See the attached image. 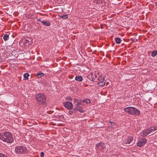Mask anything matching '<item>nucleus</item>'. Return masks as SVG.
Returning <instances> with one entry per match:
<instances>
[{
    "label": "nucleus",
    "instance_id": "19",
    "mask_svg": "<svg viewBox=\"0 0 157 157\" xmlns=\"http://www.w3.org/2000/svg\"><path fill=\"white\" fill-rule=\"evenodd\" d=\"M0 157H7V156L3 154L0 153Z\"/></svg>",
    "mask_w": 157,
    "mask_h": 157
},
{
    "label": "nucleus",
    "instance_id": "8",
    "mask_svg": "<svg viewBox=\"0 0 157 157\" xmlns=\"http://www.w3.org/2000/svg\"><path fill=\"white\" fill-rule=\"evenodd\" d=\"M65 107L68 109H71L73 107V104L72 103L69 101L65 102L63 103Z\"/></svg>",
    "mask_w": 157,
    "mask_h": 157
},
{
    "label": "nucleus",
    "instance_id": "1",
    "mask_svg": "<svg viewBox=\"0 0 157 157\" xmlns=\"http://www.w3.org/2000/svg\"><path fill=\"white\" fill-rule=\"evenodd\" d=\"M0 139L3 141L10 143H12L13 141L12 134L8 132L0 133Z\"/></svg>",
    "mask_w": 157,
    "mask_h": 157
},
{
    "label": "nucleus",
    "instance_id": "9",
    "mask_svg": "<svg viewBox=\"0 0 157 157\" xmlns=\"http://www.w3.org/2000/svg\"><path fill=\"white\" fill-rule=\"evenodd\" d=\"M105 147V144L103 143H99L97 144L96 145V148L99 149H104Z\"/></svg>",
    "mask_w": 157,
    "mask_h": 157
},
{
    "label": "nucleus",
    "instance_id": "25",
    "mask_svg": "<svg viewBox=\"0 0 157 157\" xmlns=\"http://www.w3.org/2000/svg\"><path fill=\"white\" fill-rule=\"evenodd\" d=\"M111 124V125H115V123H113L112 122L110 121Z\"/></svg>",
    "mask_w": 157,
    "mask_h": 157
},
{
    "label": "nucleus",
    "instance_id": "17",
    "mask_svg": "<svg viewBox=\"0 0 157 157\" xmlns=\"http://www.w3.org/2000/svg\"><path fill=\"white\" fill-rule=\"evenodd\" d=\"M83 101L86 103H89L90 102V100L88 99H86L84 100Z\"/></svg>",
    "mask_w": 157,
    "mask_h": 157
},
{
    "label": "nucleus",
    "instance_id": "16",
    "mask_svg": "<svg viewBox=\"0 0 157 157\" xmlns=\"http://www.w3.org/2000/svg\"><path fill=\"white\" fill-rule=\"evenodd\" d=\"M157 53L156 51H153L151 54V55L152 57H155Z\"/></svg>",
    "mask_w": 157,
    "mask_h": 157
},
{
    "label": "nucleus",
    "instance_id": "13",
    "mask_svg": "<svg viewBox=\"0 0 157 157\" xmlns=\"http://www.w3.org/2000/svg\"><path fill=\"white\" fill-rule=\"evenodd\" d=\"M9 37V36L7 34H6L4 36L3 38L4 40L6 41L8 40Z\"/></svg>",
    "mask_w": 157,
    "mask_h": 157
},
{
    "label": "nucleus",
    "instance_id": "6",
    "mask_svg": "<svg viewBox=\"0 0 157 157\" xmlns=\"http://www.w3.org/2000/svg\"><path fill=\"white\" fill-rule=\"evenodd\" d=\"M133 137L132 136H129L124 141V143L126 145L132 144H133L132 142Z\"/></svg>",
    "mask_w": 157,
    "mask_h": 157
},
{
    "label": "nucleus",
    "instance_id": "26",
    "mask_svg": "<svg viewBox=\"0 0 157 157\" xmlns=\"http://www.w3.org/2000/svg\"><path fill=\"white\" fill-rule=\"evenodd\" d=\"M73 112L71 111H69L68 112V113L70 115H72L73 114Z\"/></svg>",
    "mask_w": 157,
    "mask_h": 157
},
{
    "label": "nucleus",
    "instance_id": "18",
    "mask_svg": "<svg viewBox=\"0 0 157 157\" xmlns=\"http://www.w3.org/2000/svg\"><path fill=\"white\" fill-rule=\"evenodd\" d=\"M61 17L64 19H66L68 18V16L67 15H63Z\"/></svg>",
    "mask_w": 157,
    "mask_h": 157
},
{
    "label": "nucleus",
    "instance_id": "27",
    "mask_svg": "<svg viewBox=\"0 0 157 157\" xmlns=\"http://www.w3.org/2000/svg\"><path fill=\"white\" fill-rule=\"evenodd\" d=\"M79 108V107H77V106H76V107L75 108V109H74L75 110H78V109H78Z\"/></svg>",
    "mask_w": 157,
    "mask_h": 157
},
{
    "label": "nucleus",
    "instance_id": "28",
    "mask_svg": "<svg viewBox=\"0 0 157 157\" xmlns=\"http://www.w3.org/2000/svg\"><path fill=\"white\" fill-rule=\"evenodd\" d=\"M74 101L77 103H78V100L77 99H74Z\"/></svg>",
    "mask_w": 157,
    "mask_h": 157
},
{
    "label": "nucleus",
    "instance_id": "4",
    "mask_svg": "<svg viewBox=\"0 0 157 157\" xmlns=\"http://www.w3.org/2000/svg\"><path fill=\"white\" fill-rule=\"evenodd\" d=\"M156 128L154 127H151L144 130L142 132L140 133V135L142 136H145L150 133H153L156 131Z\"/></svg>",
    "mask_w": 157,
    "mask_h": 157
},
{
    "label": "nucleus",
    "instance_id": "5",
    "mask_svg": "<svg viewBox=\"0 0 157 157\" xmlns=\"http://www.w3.org/2000/svg\"><path fill=\"white\" fill-rule=\"evenodd\" d=\"M15 151L17 154H25L27 152L26 148L23 146H19L15 148Z\"/></svg>",
    "mask_w": 157,
    "mask_h": 157
},
{
    "label": "nucleus",
    "instance_id": "15",
    "mask_svg": "<svg viewBox=\"0 0 157 157\" xmlns=\"http://www.w3.org/2000/svg\"><path fill=\"white\" fill-rule=\"evenodd\" d=\"M29 76V75L28 73H26L24 75V77L25 79H28V77Z\"/></svg>",
    "mask_w": 157,
    "mask_h": 157
},
{
    "label": "nucleus",
    "instance_id": "7",
    "mask_svg": "<svg viewBox=\"0 0 157 157\" xmlns=\"http://www.w3.org/2000/svg\"><path fill=\"white\" fill-rule=\"evenodd\" d=\"M147 142V140L144 138H141L138 140L137 145L138 147H141Z\"/></svg>",
    "mask_w": 157,
    "mask_h": 157
},
{
    "label": "nucleus",
    "instance_id": "14",
    "mask_svg": "<svg viewBox=\"0 0 157 157\" xmlns=\"http://www.w3.org/2000/svg\"><path fill=\"white\" fill-rule=\"evenodd\" d=\"M44 74L42 73H39L36 75V77L37 78H40L43 76Z\"/></svg>",
    "mask_w": 157,
    "mask_h": 157
},
{
    "label": "nucleus",
    "instance_id": "22",
    "mask_svg": "<svg viewBox=\"0 0 157 157\" xmlns=\"http://www.w3.org/2000/svg\"><path fill=\"white\" fill-rule=\"evenodd\" d=\"M44 154L42 152L40 153V156L41 157H44Z\"/></svg>",
    "mask_w": 157,
    "mask_h": 157
},
{
    "label": "nucleus",
    "instance_id": "3",
    "mask_svg": "<svg viewBox=\"0 0 157 157\" xmlns=\"http://www.w3.org/2000/svg\"><path fill=\"white\" fill-rule=\"evenodd\" d=\"M124 110L128 113L136 115H139L140 111L132 107H129L124 109Z\"/></svg>",
    "mask_w": 157,
    "mask_h": 157
},
{
    "label": "nucleus",
    "instance_id": "20",
    "mask_svg": "<svg viewBox=\"0 0 157 157\" xmlns=\"http://www.w3.org/2000/svg\"><path fill=\"white\" fill-rule=\"evenodd\" d=\"M78 110L80 113H83L84 112V111L80 107H79V109H78Z\"/></svg>",
    "mask_w": 157,
    "mask_h": 157
},
{
    "label": "nucleus",
    "instance_id": "24",
    "mask_svg": "<svg viewBox=\"0 0 157 157\" xmlns=\"http://www.w3.org/2000/svg\"><path fill=\"white\" fill-rule=\"evenodd\" d=\"M81 105V103L80 102H78L77 103L76 106L77 107H78L79 106H80Z\"/></svg>",
    "mask_w": 157,
    "mask_h": 157
},
{
    "label": "nucleus",
    "instance_id": "23",
    "mask_svg": "<svg viewBox=\"0 0 157 157\" xmlns=\"http://www.w3.org/2000/svg\"><path fill=\"white\" fill-rule=\"evenodd\" d=\"M67 99L68 100H72V98H71L70 97H68L67 98Z\"/></svg>",
    "mask_w": 157,
    "mask_h": 157
},
{
    "label": "nucleus",
    "instance_id": "2",
    "mask_svg": "<svg viewBox=\"0 0 157 157\" xmlns=\"http://www.w3.org/2000/svg\"><path fill=\"white\" fill-rule=\"evenodd\" d=\"M36 99L40 105L44 106L46 105V98L45 95L42 93H39L36 96Z\"/></svg>",
    "mask_w": 157,
    "mask_h": 157
},
{
    "label": "nucleus",
    "instance_id": "12",
    "mask_svg": "<svg viewBox=\"0 0 157 157\" xmlns=\"http://www.w3.org/2000/svg\"><path fill=\"white\" fill-rule=\"evenodd\" d=\"M116 43L117 44H119L121 42V40L120 38H116L115 39Z\"/></svg>",
    "mask_w": 157,
    "mask_h": 157
},
{
    "label": "nucleus",
    "instance_id": "10",
    "mask_svg": "<svg viewBox=\"0 0 157 157\" xmlns=\"http://www.w3.org/2000/svg\"><path fill=\"white\" fill-rule=\"evenodd\" d=\"M41 23H43V24L46 26H49L50 25V23L48 21H40Z\"/></svg>",
    "mask_w": 157,
    "mask_h": 157
},
{
    "label": "nucleus",
    "instance_id": "11",
    "mask_svg": "<svg viewBox=\"0 0 157 157\" xmlns=\"http://www.w3.org/2000/svg\"><path fill=\"white\" fill-rule=\"evenodd\" d=\"M75 79L78 81H81L82 79V78L81 76H76L75 77Z\"/></svg>",
    "mask_w": 157,
    "mask_h": 157
},
{
    "label": "nucleus",
    "instance_id": "21",
    "mask_svg": "<svg viewBox=\"0 0 157 157\" xmlns=\"http://www.w3.org/2000/svg\"><path fill=\"white\" fill-rule=\"evenodd\" d=\"M100 84H100V85H100V86H104V85H105V82L103 83V82H100Z\"/></svg>",
    "mask_w": 157,
    "mask_h": 157
}]
</instances>
